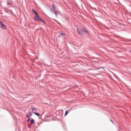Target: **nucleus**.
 Wrapping results in <instances>:
<instances>
[{"mask_svg":"<svg viewBox=\"0 0 131 131\" xmlns=\"http://www.w3.org/2000/svg\"><path fill=\"white\" fill-rule=\"evenodd\" d=\"M77 31L80 35H84L85 34H89V31H88V30H86V29H85L83 28L79 29H78V28H77Z\"/></svg>","mask_w":131,"mask_h":131,"instance_id":"1","label":"nucleus"},{"mask_svg":"<svg viewBox=\"0 0 131 131\" xmlns=\"http://www.w3.org/2000/svg\"><path fill=\"white\" fill-rule=\"evenodd\" d=\"M35 21H36L37 22H38L40 21L42 23H43V24H46V23L42 19H41V17H40L38 15L37 16H35V17L34 18Z\"/></svg>","mask_w":131,"mask_h":131,"instance_id":"2","label":"nucleus"},{"mask_svg":"<svg viewBox=\"0 0 131 131\" xmlns=\"http://www.w3.org/2000/svg\"><path fill=\"white\" fill-rule=\"evenodd\" d=\"M0 27L2 29H3V30H6V29H8V28H7V26H6L5 24H4V23L1 21H0Z\"/></svg>","mask_w":131,"mask_h":131,"instance_id":"3","label":"nucleus"},{"mask_svg":"<svg viewBox=\"0 0 131 131\" xmlns=\"http://www.w3.org/2000/svg\"><path fill=\"white\" fill-rule=\"evenodd\" d=\"M111 73H112V74H113L114 76H115V78H116V79H118V80H119V81H120V78H119V77H118V76H117L116 74H115L114 73L111 72Z\"/></svg>","mask_w":131,"mask_h":131,"instance_id":"4","label":"nucleus"},{"mask_svg":"<svg viewBox=\"0 0 131 131\" xmlns=\"http://www.w3.org/2000/svg\"><path fill=\"white\" fill-rule=\"evenodd\" d=\"M32 11L34 15H35V17H37V16H38V13L37 12L35 11V10H34L33 9H32Z\"/></svg>","mask_w":131,"mask_h":131,"instance_id":"5","label":"nucleus"},{"mask_svg":"<svg viewBox=\"0 0 131 131\" xmlns=\"http://www.w3.org/2000/svg\"><path fill=\"white\" fill-rule=\"evenodd\" d=\"M32 113L35 115H36V116H38V117H39V116H40V115H39V113H38L33 112Z\"/></svg>","mask_w":131,"mask_h":131,"instance_id":"6","label":"nucleus"},{"mask_svg":"<svg viewBox=\"0 0 131 131\" xmlns=\"http://www.w3.org/2000/svg\"><path fill=\"white\" fill-rule=\"evenodd\" d=\"M50 12H51L52 13V14H54L55 12H56V10H55V9H50Z\"/></svg>","mask_w":131,"mask_h":131,"instance_id":"7","label":"nucleus"},{"mask_svg":"<svg viewBox=\"0 0 131 131\" xmlns=\"http://www.w3.org/2000/svg\"><path fill=\"white\" fill-rule=\"evenodd\" d=\"M7 5L8 6H9V8H13V6H12V4L9 3V2H7Z\"/></svg>","mask_w":131,"mask_h":131,"instance_id":"8","label":"nucleus"},{"mask_svg":"<svg viewBox=\"0 0 131 131\" xmlns=\"http://www.w3.org/2000/svg\"><path fill=\"white\" fill-rule=\"evenodd\" d=\"M30 123H32V124H34V120L33 119H31L30 120Z\"/></svg>","mask_w":131,"mask_h":131,"instance_id":"9","label":"nucleus"},{"mask_svg":"<svg viewBox=\"0 0 131 131\" xmlns=\"http://www.w3.org/2000/svg\"><path fill=\"white\" fill-rule=\"evenodd\" d=\"M69 111H70V110L66 111L64 116H66V115H67L68 114V113L69 112Z\"/></svg>","mask_w":131,"mask_h":131,"instance_id":"10","label":"nucleus"},{"mask_svg":"<svg viewBox=\"0 0 131 131\" xmlns=\"http://www.w3.org/2000/svg\"><path fill=\"white\" fill-rule=\"evenodd\" d=\"M54 14H55L56 18H57L58 17V12H57V11H55L54 12Z\"/></svg>","mask_w":131,"mask_h":131,"instance_id":"11","label":"nucleus"},{"mask_svg":"<svg viewBox=\"0 0 131 131\" xmlns=\"http://www.w3.org/2000/svg\"><path fill=\"white\" fill-rule=\"evenodd\" d=\"M52 6L53 9L56 8V5H55V4H52Z\"/></svg>","mask_w":131,"mask_h":131,"instance_id":"12","label":"nucleus"},{"mask_svg":"<svg viewBox=\"0 0 131 131\" xmlns=\"http://www.w3.org/2000/svg\"><path fill=\"white\" fill-rule=\"evenodd\" d=\"M31 110L32 111H35V110H36V108H35V107H32L31 108Z\"/></svg>","mask_w":131,"mask_h":131,"instance_id":"13","label":"nucleus"},{"mask_svg":"<svg viewBox=\"0 0 131 131\" xmlns=\"http://www.w3.org/2000/svg\"><path fill=\"white\" fill-rule=\"evenodd\" d=\"M30 118H29L28 119L27 121V122H29V121H30Z\"/></svg>","mask_w":131,"mask_h":131,"instance_id":"14","label":"nucleus"},{"mask_svg":"<svg viewBox=\"0 0 131 131\" xmlns=\"http://www.w3.org/2000/svg\"><path fill=\"white\" fill-rule=\"evenodd\" d=\"M26 117H27V118H30L29 117H30L29 115H27Z\"/></svg>","mask_w":131,"mask_h":131,"instance_id":"15","label":"nucleus"},{"mask_svg":"<svg viewBox=\"0 0 131 131\" xmlns=\"http://www.w3.org/2000/svg\"><path fill=\"white\" fill-rule=\"evenodd\" d=\"M60 35H65V34H64V33H60Z\"/></svg>","mask_w":131,"mask_h":131,"instance_id":"16","label":"nucleus"},{"mask_svg":"<svg viewBox=\"0 0 131 131\" xmlns=\"http://www.w3.org/2000/svg\"><path fill=\"white\" fill-rule=\"evenodd\" d=\"M29 114L30 115V116H32V113H29Z\"/></svg>","mask_w":131,"mask_h":131,"instance_id":"17","label":"nucleus"},{"mask_svg":"<svg viewBox=\"0 0 131 131\" xmlns=\"http://www.w3.org/2000/svg\"><path fill=\"white\" fill-rule=\"evenodd\" d=\"M110 120V121H111V122L113 123V124H114V122H113V121H112V120Z\"/></svg>","mask_w":131,"mask_h":131,"instance_id":"18","label":"nucleus"},{"mask_svg":"<svg viewBox=\"0 0 131 131\" xmlns=\"http://www.w3.org/2000/svg\"><path fill=\"white\" fill-rule=\"evenodd\" d=\"M56 22H57V23H58V24L59 25H61V24L59 22V21H57V20H55Z\"/></svg>","mask_w":131,"mask_h":131,"instance_id":"19","label":"nucleus"},{"mask_svg":"<svg viewBox=\"0 0 131 131\" xmlns=\"http://www.w3.org/2000/svg\"><path fill=\"white\" fill-rule=\"evenodd\" d=\"M103 69V70H105V69H104L103 68H99V69Z\"/></svg>","mask_w":131,"mask_h":131,"instance_id":"20","label":"nucleus"},{"mask_svg":"<svg viewBox=\"0 0 131 131\" xmlns=\"http://www.w3.org/2000/svg\"><path fill=\"white\" fill-rule=\"evenodd\" d=\"M94 10H95V11H97V9L96 8H93Z\"/></svg>","mask_w":131,"mask_h":131,"instance_id":"21","label":"nucleus"},{"mask_svg":"<svg viewBox=\"0 0 131 131\" xmlns=\"http://www.w3.org/2000/svg\"><path fill=\"white\" fill-rule=\"evenodd\" d=\"M129 52V53H131V50H130Z\"/></svg>","mask_w":131,"mask_h":131,"instance_id":"22","label":"nucleus"}]
</instances>
